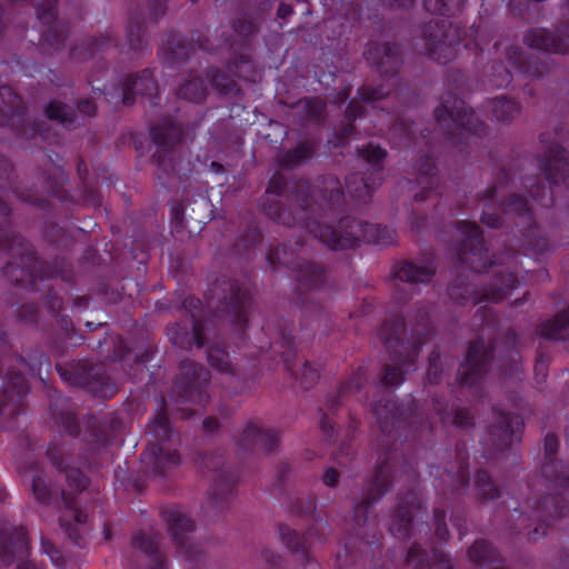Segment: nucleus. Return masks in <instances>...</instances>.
<instances>
[{
	"instance_id": "obj_1",
	"label": "nucleus",
	"mask_w": 569,
	"mask_h": 569,
	"mask_svg": "<svg viewBox=\"0 0 569 569\" xmlns=\"http://www.w3.org/2000/svg\"><path fill=\"white\" fill-rule=\"evenodd\" d=\"M495 182L489 184L483 197L481 222L492 229L501 228L507 221L515 224L512 241H502L505 250L490 253L480 227L468 220L456 222L462 239L456 246V279L449 283L447 295L457 305L500 302L519 283V256H532L536 260L548 253L552 246L537 222V211L519 193H511L497 204L499 189L510 187L516 173L505 167L495 172Z\"/></svg>"
},
{
	"instance_id": "obj_2",
	"label": "nucleus",
	"mask_w": 569,
	"mask_h": 569,
	"mask_svg": "<svg viewBox=\"0 0 569 569\" xmlns=\"http://www.w3.org/2000/svg\"><path fill=\"white\" fill-rule=\"evenodd\" d=\"M359 158L363 159L369 167L367 172H352L346 177L345 189L340 181L332 177H323L322 187L319 192L310 191L307 181L297 182L301 193L296 197V211L291 212L283 208L278 200H267L263 202V211L266 216L287 227H298L301 229L302 201L308 199L306 207L309 210L308 221H320L323 226L326 220L328 223L337 224L343 209L342 203L347 193L352 200L359 203H367L377 186L383 180L385 160L387 150L380 144L368 142L357 150Z\"/></svg>"
},
{
	"instance_id": "obj_3",
	"label": "nucleus",
	"mask_w": 569,
	"mask_h": 569,
	"mask_svg": "<svg viewBox=\"0 0 569 569\" xmlns=\"http://www.w3.org/2000/svg\"><path fill=\"white\" fill-rule=\"evenodd\" d=\"M11 214V207L0 198V253L11 256L2 268L3 277L14 287L28 291H38L39 283L56 278L71 281V267L64 261L49 263L39 259L33 244L12 229Z\"/></svg>"
},
{
	"instance_id": "obj_4",
	"label": "nucleus",
	"mask_w": 569,
	"mask_h": 569,
	"mask_svg": "<svg viewBox=\"0 0 569 569\" xmlns=\"http://www.w3.org/2000/svg\"><path fill=\"white\" fill-rule=\"evenodd\" d=\"M258 33L257 23L242 17L231 22L230 33L220 34L222 47L228 52L226 70L211 68L208 72L210 84L219 93L236 97L241 91L236 79L252 83L258 80L259 70L253 58Z\"/></svg>"
},
{
	"instance_id": "obj_5",
	"label": "nucleus",
	"mask_w": 569,
	"mask_h": 569,
	"mask_svg": "<svg viewBox=\"0 0 569 569\" xmlns=\"http://www.w3.org/2000/svg\"><path fill=\"white\" fill-rule=\"evenodd\" d=\"M251 303L252 296L248 287L238 280L221 277L210 286L204 295V301L189 295L183 299L182 308L189 313L191 323H204L202 315L206 308L214 318L229 321L234 331L242 337L248 327Z\"/></svg>"
},
{
	"instance_id": "obj_6",
	"label": "nucleus",
	"mask_w": 569,
	"mask_h": 569,
	"mask_svg": "<svg viewBox=\"0 0 569 569\" xmlns=\"http://www.w3.org/2000/svg\"><path fill=\"white\" fill-rule=\"evenodd\" d=\"M363 58L372 69H376L385 78L386 82L378 86L363 84L358 88L357 97L361 102L385 111L386 108L378 106V102L393 94L406 104L412 103L416 99V93L406 86H402L399 78V70L403 64V56L397 42L369 41L363 50Z\"/></svg>"
},
{
	"instance_id": "obj_7",
	"label": "nucleus",
	"mask_w": 569,
	"mask_h": 569,
	"mask_svg": "<svg viewBox=\"0 0 569 569\" xmlns=\"http://www.w3.org/2000/svg\"><path fill=\"white\" fill-rule=\"evenodd\" d=\"M308 199L302 201L303 217L301 216V230L310 233L331 250L352 249L360 241L376 246H389L396 241L397 233L392 228L382 224L368 223L355 217L339 218L337 224L320 221H308L309 210L306 207Z\"/></svg>"
},
{
	"instance_id": "obj_8",
	"label": "nucleus",
	"mask_w": 569,
	"mask_h": 569,
	"mask_svg": "<svg viewBox=\"0 0 569 569\" xmlns=\"http://www.w3.org/2000/svg\"><path fill=\"white\" fill-rule=\"evenodd\" d=\"M558 139V131L555 137L549 132L539 136L542 150L537 154V162L543 180L539 177H521V184L527 189L531 200L543 209L555 206L553 188L562 186L569 191V151Z\"/></svg>"
},
{
	"instance_id": "obj_9",
	"label": "nucleus",
	"mask_w": 569,
	"mask_h": 569,
	"mask_svg": "<svg viewBox=\"0 0 569 569\" xmlns=\"http://www.w3.org/2000/svg\"><path fill=\"white\" fill-rule=\"evenodd\" d=\"M436 330L429 308L416 303V313L407 318L395 315L386 319L378 336L388 356H418L422 346L435 336Z\"/></svg>"
},
{
	"instance_id": "obj_10",
	"label": "nucleus",
	"mask_w": 569,
	"mask_h": 569,
	"mask_svg": "<svg viewBox=\"0 0 569 569\" xmlns=\"http://www.w3.org/2000/svg\"><path fill=\"white\" fill-rule=\"evenodd\" d=\"M435 118L445 139L461 150L471 144V139H482L489 132L488 124L451 91L441 96L435 109Z\"/></svg>"
},
{
	"instance_id": "obj_11",
	"label": "nucleus",
	"mask_w": 569,
	"mask_h": 569,
	"mask_svg": "<svg viewBox=\"0 0 569 569\" xmlns=\"http://www.w3.org/2000/svg\"><path fill=\"white\" fill-rule=\"evenodd\" d=\"M56 369L66 383L81 387L94 397L109 399L118 392L117 383L108 376L103 362L80 358L57 363Z\"/></svg>"
},
{
	"instance_id": "obj_12",
	"label": "nucleus",
	"mask_w": 569,
	"mask_h": 569,
	"mask_svg": "<svg viewBox=\"0 0 569 569\" xmlns=\"http://www.w3.org/2000/svg\"><path fill=\"white\" fill-rule=\"evenodd\" d=\"M79 186L74 191L67 188L69 177L62 167L53 171L42 172L43 187L48 196L68 204L100 206L101 199L94 181L89 180V170L86 161L80 159L77 164Z\"/></svg>"
},
{
	"instance_id": "obj_13",
	"label": "nucleus",
	"mask_w": 569,
	"mask_h": 569,
	"mask_svg": "<svg viewBox=\"0 0 569 569\" xmlns=\"http://www.w3.org/2000/svg\"><path fill=\"white\" fill-rule=\"evenodd\" d=\"M50 397L54 398V401L50 402L49 406L50 416L60 428V432L72 438L82 435V441L93 449L109 443V433L106 427L94 416L88 415L83 418L84 431L82 432L76 411L66 406L67 400L57 390H53Z\"/></svg>"
},
{
	"instance_id": "obj_14",
	"label": "nucleus",
	"mask_w": 569,
	"mask_h": 569,
	"mask_svg": "<svg viewBox=\"0 0 569 569\" xmlns=\"http://www.w3.org/2000/svg\"><path fill=\"white\" fill-rule=\"evenodd\" d=\"M0 128H7L23 140L48 137L49 124L46 121H29L27 108L10 86H0Z\"/></svg>"
},
{
	"instance_id": "obj_15",
	"label": "nucleus",
	"mask_w": 569,
	"mask_h": 569,
	"mask_svg": "<svg viewBox=\"0 0 569 569\" xmlns=\"http://www.w3.org/2000/svg\"><path fill=\"white\" fill-rule=\"evenodd\" d=\"M568 511L569 507L561 496L547 495L541 499L535 500L532 503V517L536 521H538V525L533 529H530L531 516L515 509L511 512L510 518L516 520L517 523L515 526H507L506 530L511 535H517L528 530V540L535 541L539 536L546 535V529L548 527L555 525L556 521L566 517Z\"/></svg>"
},
{
	"instance_id": "obj_16",
	"label": "nucleus",
	"mask_w": 569,
	"mask_h": 569,
	"mask_svg": "<svg viewBox=\"0 0 569 569\" xmlns=\"http://www.w3.org/2000/svg\"><path fill=\"white\" fill-rule=\"evenodd\" d=\"M393 477L395 456L392 453L380 455L373 476L365 482L361 497L353 503V521L356 527L360 529L369 523L370 509L390 490Z\"/></svg>"
},
{
	"instance_id": "obj_17",
	"label": "nucleus",
	"mask_w": 569,
	"mask_h": 569,
	"mask_svg": "<svg viewBox=\"0 0 569 569\" xmlns=\"http://www.w3.org/2000/svg\"><path fill=\"white\" fill-rule=\"evenodd\" d=\"M267 262L274 270L278 267H286L292 270L295 280L298 283V291H319L326 283V270L317 262L305 260L288 250L287 244L270 248L267 252ZM301 301V292H298Z\"/></svg>"
},
{
	"instance_id": "obj_18",
	"label": "nucleus",
	"mask_w": 569,
	"mask_h": 569,
	"mask_svg": "<svg viewBox=\"0 0 569 569\" xmlns=\"http://www.w3.org/2000/svg\"><path fill=\"white\" fill-rule=\"evenodd\" d=\"M421 38L429 58L439 64L451 62L461 44L460 30L445 19H430L421 27Z\"/></svg>"
},
{
	"instance_id": "obj_19",
	"label": "nucleus",
	"mask_w": 569,
	"mask_h": 569,
	"mask_svg": "<svg viewBox=\"0 0 569 569\" xmlns=\"http://www.w3.org/2000/svg\"><path fill=\"white\" fill-rule=\"evenodd\" d=\"M103 92L107 102L114 108L131 107L137 97L149 98L152 106L159 100L158 83L153 71L149 68L127 76L118 83L106 88Z\"/></svg>"
},
{
	"instance_id": "obj_20",
	"label": "nucleus",
	"mask_w": 569,
	"mask_h": 569,
	"mask_svg": "<svg viewBox=\"0 0 569 569\" xmlns=\"http://www.w3.org/2000/svg\"><path fill=\"white\" fill-rule=\"evenodd\" d=\"M12 6L17 3H30L34 8L39 22L47 27L39 39L41 49L53 54L63 49L69 34V22L58 19L59 0H11Z\"/></svg>"
},
{
	"instance_id": "obj_21",
	"label": "nucleus",
	"mask_w": 569,
	"mask_h": 569,
	"mask_svg": "<svg viewBox=\"0 0 569 569\" xmlns=\"http://www.w3.org/2000/svg\"><path fill=\"white\" fill-rule=\"evenodd\" d=\"M179 371L173 382V395L184 402L200 406L207 405L210 400L207 392L210 371L191 358L181 360Z\"/></svg>"
},
{
	"instance_id": "obj_22",
	"label": "nucleus",
	"mask_w": 569,
	"mask_h": 569,
	"mask_svg": "<svg viewBox=\"0 0 569 569\" xmlns=\"http://www.w3.org/2000/svg\"><path fill=\"white\" fill-rule=\"evenodd\" d=\"M167 11V0H148L147 12L137 11L130 17L127 28V54L131 60L142 59L151 53L147 38L146 20L158 22Z\"/></svg>"
},
{
	"instance_id": "obj_23",
	"label": "nucleus",
	"mask_w": 569,
	"mask_h": 569,
	"mask_svg": "<svg viewBox=\"0 0 569 569\" xmlns=\"http://www.w3.org/2000/svg\"><path fill=\"white\" fill-rule=\"evenodd\" d=\"M197 49L208 53L217 52L207 36L202 34L200 31H192L191 40L179 33H168L158 53L162 57L168 67L177 68L189 61Z\"/></svg>"
},
{
	"instance_id": "obj_24",
	"label": "nucleus",
	"mask_w": 569,
	"mask_h": 569,
	"mask_svg": "<svg viewBox=\"0 0 569 569\" xmlns=\"http://www.w3.org/2000/svg\"><path fill=\"white\" fill-rule=\"evenodd\" d=\"M161 515L168 526V531L176 545L177 552L182 556L187 562H201L204 558L203 550L189 538V533L193 532L196 529L194 521L174 507L163 509Z\"/></svg>"
},
{
	"instance_id": "obj_25",
	"label": "nucleus",
	"mask_w": 569,
	"mask_h": 569,
	"mask_svg": "<svg viewBox=\"0 0 569 569\" xmlns=\"http://www.w3.org/2000/svg\"><path fill=\"white\" fill-rule=\"evenodd\" d=\"M3 367L0 361V418L14 419L24 411L29 385L26 377L13 367L7 366L6 372Z\"/></svg>"
},
{
	"instance_id": "obj_26",
	"label": "nucleus",
	"mask_w": 569,
	"mask_h": 569,
	"mask_svg": "<svg viewBox=\"0 0 569 569\" xmlns=\"http://www.w3.org/2000/svg\"><path fill=\"white\" fill-rule=\"evenodd\" d=\"M182 136L181 124L171 117L163 118L150 128L151 140L157 147L152 161L164 174L174 171L173 147L181 141Z\"/></svg>"
},
{
	"instance_id": "obj_27",
	"label": "nucleus",
	"mask_w": 569,
	"mask_h": 569,
	"mask_svg": "<svg viewBox=\"0 0 569 569\" xmlns=\"http://www.w3.org/2000/svg\"><path fill=\"white\" fill-rule=\"evenodd\" d=\"M495 422L489 426L485 439V456L495 457L511 447L515 433L523 428V421L517 413L495 410Z\"/></svg>"
},
{
	"instance_id": "obj_28",
	"label": "nucleus",
	"mask_w": 569,
	"mask_h": 569,
	"mask_svg": "<svg viewBox=\"0 0 569 569\" xmlns=\"http://www.w3.org/2000/svg\"><path fill=\"white\" fill-rule=\"evenodd\" d=\"M98 107L90 98L77 102L76 109L71 106L52 99L43 107V114L48 120L56 121L63 128L76 129L84 123L87 119L97 116Z\"/></svg>"
},
{
	"instance_id": "obj_29",
	"label": "nucleus",
	"mask_w": 569,
	"mask_h": 569,
	"mask_svg": "<svg viewBox=\"0 0 569 569\" xmlns=\"http://www.w3.org/2000/svg\"><path fill=\"white\" fill-rule=\"evenodd\" d=\"M416 180H407V188L413 196L416 203L423 202L429 199L430 194L437 189L439 184V170L429 154H421L417 157L412 164Z\"/></svg>"
},
{
	"instance_id": "obj_30",
	"label": "nucleus",
	"mask_w": 569,
	"mask_h": 569,
	"mask_svg": "<svg viewBox=\"0 0 569 569\" xmlns=\"http://www.w3.org/2000/svg\"><path fill=\"white\" fill-rule=\"evenodd\" d=\"M558 449V437L553 432H548L543 441L545 462L541 466V476L555 490L569 487V465L555 457Z\"/></svg>"
},
{
	"instance_id": "obj_31",
	"label": "nucleus",
	"mask_w": 569,
	"mask_h": 569,
	"mask_svg": "<svg viewBox=\"0 0 569 569\" xmlns=\"http://www.w3.org/2000/svg\"><path fill=\"white\" fill-rule=\"evenodd\" d=\"M505 58L520 77L541 79L549 74L551 67L547 58H540L535 53H527L517 44L505 47Z\"/></svg>"
},
{
	"instance_id": "obj_32",
	"label": "nucleus",
	"mask_w": 569,
	"mask_h": 569,
	"mask_svg": "<svg viewBox=\"0 0 569 569\" xmlns=\"http://www.w3.org/2000/svg\"><path fill=\"white\" fill-rule=\"evenodd\" d=\"M29 550L30 539L24 527H0V559L3 565L10 566L16 558L27 557Z\"/></svg>"
},
{
	"instance_id": "obj_33",
	"label": "nucleus",
	"mask_w": 569,
	"mask_h": 569,
	"mask_svg": "<svg viewBox=\"0 0 569 569\" xmlns=\"http://www.w3.org/2000/svg\"><path fill=\"white\" fill-rule=\"evenodd\" d=\"M420 507V499L412 491H408L403 497L399 498L389 525V531L393 537L401 540L410 537L413 517Z\"/></svg>"
},
{
	"instance_id": "obj_34",
	"label": "nucleus",
	"mask_w": 569,
	"mask_h": 569,
	"mask_svg": "<svg viewBox=\"0 0 569 569\" xmlns=\"http://www.w3.org/2000/svg\"><path fill=\"white\" fill-rule=\"evenodd\" d=\"M0 182L6 183L12 193L21 202L40 209L44 212L51 211L50 201L40 196L36 189H21L16 184V171L11 161L2 153H0Z\"/></svg>"
},
{
	"instance_id": "obj_35",
	"label": "nucleus",
	"mask_w": 569,
	"mask_h": 569,
	"mask_svg": "<svg viewBox=\"0 0 569 569\" xmlns=\"http://www.w3.org/2000/svg\"><path fill=\"white\" fill-rule=\"evenodd\" d=\"M278 443L279 437L274 430H263L258 422L249 421L237 441V447L241 451L262 450L271 452Z\"/></svg>"
},
{
	"instance_id": "obj_36",
	"label": "nucleus",
	"mask_w": 569,
	"mask_h": 569,
	"mask_svg": "<svg viewBox=\"0 0 569 569\" xmlns=\"http://www.w3.org/2000/svg\"><path fill=\"white\" fill-rule=\"evenodd\" d=\"M200 466L217 472L212 488V498L216 502L223 501L227 495L232 493L237 485V477L223 470L222 457L213 453H204L200 458Z\"/></svg>"
},
{
	"instance_id": "obj_37",
	"label": "nucleus",
	"mask_w": 569,
	"mask_h": 569,
	"mask_svg": "<svg viewBox=\"0 0 569 569\" xmlns=\"http://www.w3.org/2000/svg\"><path fill=\"white\" fill-rule=\"evenodd\" d=\"M206 323L199 321L190 322H176L167 328V336L169 341L180 349L189 350L193 346L201 348L207 345L204 335Z\"/></svg>"
},
{
	"instance_id": "obj_38",
	"label": "nucleus",
	"mask_w": 569,
	"mask_h": 569,
	"mask_svg": "<svg viewBox=\"0 0 569 569\" xmlns=\"http://www.w3.org/2000/svg\"><path fill=\"white\" fill-rule=\"evenodd\" d=\"M492 358H465L458 376L461 388H467L472 397H481V379L487 373Z\"/></svg>"
},
{
	"instance_id": "obj_39",
	"label": "nucleus",
	"mask_w": 569,
	"mask_h": 569,
	"mask_svg": "<svg viewBox=\"0 0 569 569\" xmlns=\"http://www.w3.org/2000/svg\"><path fill=\"white\" fill-rule=\"evenodd\" d=\"M321 528L312 526L306 533L300 535L297 530L287 525H279V535L282 543L292 553L299 555L307 565L312 563L310 547L315 536L319 535Z\"/></svg>"
},
{
	"instance_id": "obj_40",
	"label": "nucleus",
	"mask_w": 569,
	"mask_h": 569,
	"mask_svg": "<svg viewBox=\"0 0 569 569\" xmlns=\"http://www.w3.org/2000/svg\"><path fill=\"white\" fill-rule=\"evenodd\" d=\"M284 368L303 390L313 388L320 379L321 366L315 359L284 358Z\"/></svg>"
},
{
	"instance_id": "obj_41",
	"label": "nucleus",
	"mask_w": 569,
	"mask_h": 569,
	"mask_svg": "<svg viewBox=\"0 0 569 569\" xmlns=\"http://www.w3.org/2000/svg\"><path fill=\"white\" fill-rule=\"evenodd\" d=\"M141 461L150 466L154 475L163 477L180 465V456L176 450H164L159 443H149L141 453Z\"/></svg>"
},
{
	"instance_id": "obj_42",
	"label": "nucleus",
	"mask_w": 569,
	"mask_h": 569,
	"mask_svg": "<svg viewBox=\"0 0 569 569\" xmlns=\"http://www.w3.org/2000/svg\"><path fill=\"white\" fill-rule=\"evenodd\" d=\"M318 143L313 139L300 140L292 149L281 150L277 154V162L284 170H293L309 163L316 151Z\"/></svg>"
},
{
	"instance_id": "obj_43",
	"label": "nucleus",
	"mask_w": 569,
	"mask_h": 569,
	"mask_svg": "<svg viewBox=\"0 0 569 569\" xmlns=\"http://www.w3.org/2000/svg\"><path fill=\"white\" fill-rule=\"evenodd\" d=\"M118 46L117 39L110 31L100 37H91L87 41L81 42L70 49V59L72 61H89L94 59L97 53L104 52L110 48Z\"/></svg>"
},
{
	"instance_id": "obj_44",
	"label": "nucleus",
	"mask_w": 569,
	"mask_h": 569,
	"mask_svg": "<svg viewBox=\"0 0 569 569\" xmlns=\"http://www.w3.org/2000/svg\"><path fill=\"white\" fill-rule=\"evenodd\" d=\"M372 413L383 435H390L400 426L402 412L391 396L377 400L372 407Z\"/></svg>"
},
{
	"instance_id": "obj_45",
	"label": "nucleus",
	"mask_w": 569,
	"mask_h": 569,
	"mask_svg": "<svg viewBox=\"0 0 569 569\" xmlns=\"http://www.w3.org/2000/svg\"><path fill=\"white\" fill-rule=\"evenodd\" d=\"M446 473L450 482L451 492H459L469 485V462L468 452L465 443H457L455 450V461L446 468Z\"/></svg>"
},
{
	"instance_id": "obj_46",
	"label": "nucleus",
	"mask_w": 569,
	"mask_h": 569,
	"mask_svg": "<svg viewBox=\"0 0 569 569\" xmlns=\"http://www.w3.org/2000/svg\"><path fill=\"white\" fill-rule=\"evenodd\" d=\"M435 273L436 268L431 263L420 266L407 260L397 262L392 268L393 278L409 284L427 283L431 281Z\"/></svg>"
},
{
	"instance_id": "obj_47",
	"label": "nucleus",
	"mask_w": 569,
	"mask_h": 569,
	"mask_svg": "<svg viewBox=\"0 0 569 569\" xmlns=\"http://www.w3.org/2000/svg\"><path fill=\"white\" fill-rule=\"evenodd\" d=\"M407 562L413 563V569H456L451 560L441 551L433 550L429 555L420 545L413 543L407 553Z\"/></svg>"
},
{
	"instance_id": "obj_48",
	"label": "nucleus",
	"mask_w": 569,
	"mask_h": 569,
	"mask_svg": "<svg viewBox=\"0 0 569 569\" xmlns=\"http://www.w3.org/2000/svg\"><path fill=\"white\" fill-rule=\"evenodd\" d=\"M366 108L360 101L351 100L346 108L347 123L342 124L332 137L328 140V143L332 148H340L347 143V140L355 134L356 128L353 122L363 116Z\"/></svg>"
},
{
	"instance_id": "obj_49",
	"label": "nucleus",
	"mask_w": 569,
	"mask_h": 569,
	"mask_svg": "<svg viewBox=\"0 0 569 569\" xmlns=\"http://www.w3.org/2000/svg\"><path fill=\"white\" fill-rule=\"evenodd\" d=\"M537 333L548 340H565L569 336V307L537 327Z\"/></svg>"
},
{
	"instance_id": "obj_50",
	"label": "nucleus",
	"mask_w": 569,
	"mask_h": 569,
	"mask_svg": "<svg viewBox=\"0 0 569 569\" xmlns=\"http://www.w3.org/2000/svg\"><path fill=\"white\" fill-rule=\"evenodd\" d=\"M132 546L151 557V566L148 569H168L166 558L158 553V535L139 531L132 536Z\"/></svg>"
},
{
	"instance_id": "obj_51",
	"label": "nucleus",
	"mask_w": 569,
	"mask_h": 569,
	"mask_svg": "<svg viewBox=\"0 0 569 569\" xmlns=\"http://www.w3.org/2000/svg\"><path fill=\"white\" fill-rule=\"evenodd\" d=\"M469 560L478 566H489L502 560L499 551L487 540L478 539L468 549Z\"/></svg>"
},
{
	"instance_id": "obj_52",
	"label": "nucleus",
	"mask_w": 569,
	"mask_h": 569,
	"mask_svg": "<svg viewBox=\"0 0 569 569\" xmlns=\"http://www.w3.org/2000/svg\"><path fill=\"white\" fill-rule=\"evenodd\" d=\"M490 110L498 122L509 123L520 114L521 104L515 99L500 96L491 100Z\"/></svg>"
},
{
	"instance_id": "obj_53",
	"label": "nucleus",
	"mask_w": 569,
	"mask_h": 569,
	"mask_svg": "<svg viewBox=\"0 0 569 569\" xmlns=\"http://www.w3.org/2000/svg\"><path fill=\"white\" fill-rule=\"evenodd\" d=\"M391 130L399 133L402 143L407 147L416 144L417 132H419L426 140H428L430 136V130L428 128L418 129L413 122L401 117H397L393 120Z\"/></svg>"
},
{
	"instance_id": "obj_54",
	"label": "nucleus",
	"mask_w": 569,
	"mask_h": 569,
	"mask_svg": "<svg viewBox=\"0 0 569 569\" xmlns=\"http://www.w3.org/2000/svg\"><path fill=\"white\" fill-rule=\"evenodd\" d=\"M208 93L207 82L201 77H191L177 90V97L190 102H202Z\"/></svg>"
},
{
	"instance_id": "obj_55",
	"label": "nucleus",
	"mask_w": 569,
	"mask_h": 569,
	"mask_svg": "<svg viewBox=\"0 0 569 569\" xmlns=\"http://www.w3.org/2000/svg\"><path fill=\"white\" fill-rule=\"evenodd\" d=\"M263 236L259 227L250 223L236 239L233 251L238 254L249 253L262 242Z\"/></svg>"
},
{
	"instance_id": "obj_56",
	"label": "nucleus",
	"mask_w": 569,
	"mask_h": 569,
	"mask_svg": "<svg viewBox=\"0 0 569 569\" xmlns=\"http://www.w3.org/2000/svg\"><path fill=\"white\" fill-rule=\"evenodd\" d=\"M476 499L481 502H488L499 497V488L493 482L490 475L485 470H478L475 478Z\"/></svg>"
},
{
	"instance_id": "obj_57",
	"label": "nucleus",
	"mask_w": 569,
	"mask_h": 569,
	"mask_svg": "<svg viewBox=\"0 0 569 569\" xmlns=\"http://www.w3.org/2000/svg\"><path fill=\"white\" fill-rule=\"evenodd\" d=\"M46 303L49 313L58 321L59 326L66 331L70 330L72 328L71 319L66 315H61L63 309V299L51 287H48L47 289Z\"/></svg>"
},
{
	"instance_id": "obj_58",
	"label": "nucleus",
	"mask_w": 569,
	"mask_h": 569,
	"mask_svg": "<svg viewBox=\"0 0 569 569\" xmlns=\"http://www.w3.org/2000/svg\"><path fill=\"white\" fill-rule=\"evenodd\" d=\"M499 321V315L492 307L487 305L479 307L472 317V325L477 330L488 331V337L496 332Z\"/></svg>"
},
{
	"instance_id": "obj_59",
	"label": "nucleus",
	"mask_w": 569,
	"mask_h": 569,
	"mask_svg": "<svg viewBox=\"0 0 569 569\" xmlns=\"http://www.w3.org/2000/svg\"><path fill=\"white\" fill-rule=\"evenodd\" d=\"M467 0H423L425 9L433 14L455 17L463 9Z\"/></svg>"
},
{
	"instance_id": "obj_60",
	"label": "nucleus",
	"mask_w": 569,
	"mask_h": 569,
	"mask_svg": "<svg viewBox=\"0 0 569 569\" xmlns=\"http://www.w3.org/2000/svg\"><path fill=\"white\" fill-rule=\"evenodd\" d=\"M512 79L513 74L511 69L505 66L502 61H493L491 63L488 80L492 88H507L512 82Z\"/></svg>"
},
{
	"instance_id": "obj_61",
	"label": "nucleus",
	"mask_w": 569,
	"mask_h": 569,
	"mask_svg": "<svg viewBox=\"0 0 569 569\" xmlns=\"http://www.w3.org/2000/svg\"><path fill=\"white\" fill-rule=\"evenodd\" d=\"M32 493L36 500L42 505L58 503V490L49 486L40 476L32 479Z\"/></svg>"
},
{
	"instance_id": "obj_62",
	"label": "nucleus",
	"mask_w": 569,
	"mask_h": 569,
	"mask_svg": "<svg viewBox=\"0 0 569 569\" xmlns=\"http://www.w3.org/2000/svg\"><path fill=\"white\" fill-rule=\"evenodd\" d=\"M150 431L154 440L159 443H164L170 440L171 428L164 409L152 419L150 423Z\"/></svg>"
},
{
	"instance_id": "obj_63",
	"label": "nucleus",
	"mask_w": 569,
	"mask_h": 569,
	"mask_svg": "<svg viewBox=\"0 0 569 569\" xmlns=\"http://www.w3.org/2000/svg\"><path fill=\"white\" fill-rule=\"evenodd\" d=\"M326 102L317 97L306 98L302 101V111L307 119L320 121L326 112Z\"/></svg>"
},
{
	"instance_id": "obj_64",
	"label": "nucleus",
	"mask_w": 569,
	"mask_h": 569,
	"mask_svg": "<svg viewBox=\"0 0 569 569\" xmlns=\"http://www.w3.org/2000/svg\"><path fill=\"white\" fill-rule=\"evenodd\" d=\"M495 341L485 339V335H481L473 339L465 353V356H493Z\"/></svg>"
}]
</instances>
